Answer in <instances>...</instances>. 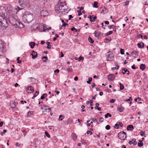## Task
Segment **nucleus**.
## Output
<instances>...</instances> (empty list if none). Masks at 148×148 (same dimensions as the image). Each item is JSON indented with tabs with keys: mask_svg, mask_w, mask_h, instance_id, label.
Returning a JSON list of instances; mask_svg holds the SVG:
<instances>
[{
	"mask_svg": "<svg viewBox=\"0 0 148 148\" xmlns=\"http://www.w3.org/2000/svg\"><path fill=\"white\" fill-rule=\"evenodd\" d=\"M140 135L142 136H143L145 134V132H143L142 131H140Z\"/></svg>",
	"mask_w": 148,
	"mask_h": 148,
	"instance_id": "37998d69",
	"label": "nucleus"
},
{
	"mask_svg": "<svg viewBox=\"0 0 148 148\" xmlns=\"http://www.w3.org/2000/svg\"><path fill=\"white\" fill-rule=\"evenodd\" d=\"M132 100V98L131 97H130L129 99H127L125 101H130L131 100Z\"/></svg>",
	"mask_w": 148,
	"mask_h": 148,
	"instance_id": "052dcab7",
	"label": "nucleus"
},
{
	"mask_svg": "<svg viewBox=\"0 0 148 148\" xmlns=\"http://www.w3.org/2000/svg\"><path fill=\"white\" fill-rule=\"evenodd\" d=\"M88 41L89 42H90L91 43H92L94 42V41L92 40L91 37H89L88 39Z\"/></svg>",
	"mask_w": 148,
	"mask_h": 148,
	"instance_id": "f704fd0d",
	"label": "nucleus"
},
{
	"mask_svg": "<svg viewBox=\"0 0 148 148\" xmlns=\"http://www.w3.org/2000/svg\"><path fill=\"white\" fill-rule=\"evenodd\" d=\"M103 121V118L102 117L100 118L99 121L100 122H102Z\"/></svg>",
	"mask_w": 148,
	"mask_h": 148,
	"instance_id": "6e6d98bb",
	"label": "nucleus"
},
{
	"mask_svg": "<svg viewBox=\"0 0 148 148\" xmlns=\"http://www.w3.org/2000/svg\"><path fill=\"white\" fill-rule=\"evenodd\" d=\"M114 127L115 128L118 129L119 128V125L118 124V122H117L114 126Z\"/></svg>",
	"mask_w": 148,
	"mask_h": 148,
	"instance_id": "c9c22d12",
	"label": "nucleus"
},
{
	"mask_svg": "<svg viewBox=\"0 0 148 148\" xmlns=\"http://www.w3.org/2000/svg\"><path fill=\"white\" fill-rule=\"evenodd\" d=\"M93 101L92 100H90V106H92L93 105V103H92V102H93Z\"/></svg>",
	"mask_w": 148,
	"mask_h": 148,
	"instance_id": "13d9d810",
	"label": "nucleus"
},
{
	"mask_svg": "<svg viewBox=\"0 0 148 148\" xmlns=\"http://www.w3.org/2000/svg\"><path fill=\"white\" fill-rule=\"evenodd\" d=\"M118 136L121 140H124L126 138V135L125 132L122 131L119 133Z\"/></svg>",
	"mask_w": 148,
	"mask_h": 148,
	"instance_id": "39448f33",
	"label": "nucleus"
},
{
	"mask_svg": "<svg viewBox=\"0 0 148 148\" xmlns=\"http://www.w3.org/2000/svg\"><path fill=\"white\" fill-rule=\"evenodd\" d=\"M4 45V43L3 41L1 40L0 41V51H1L3 49Z\"/></svg>",
	"mask_w": 148,
	"mask_h": 148,
	"instance_id": "a211bd4d",
	"label": "nucleus"
},
{
	"mask_svg": "<svg viewBox=\"0 0 148 148\" xmlns=\"http://www.w3.org/2000/svg\"><path fill=\"white\" fill-rule=\"evenodd\" d=\"M51 48V46L50 45H48V46L47 47V48L48 49H50Z\"/></svg>",
	"mask_w": 148,
	"mask_h": 148,
	"instance_id": "774afa93",
	"label": "nucleus"
},
{
	"mask_svg": "<svg viewBox=\"0 0 148 148\" xmlns=\"http://www.w3.org/2000/svg\"><path fill=\"white\" fill-rule=\"evenodd\" d=\"M67 71H68V72H72V69L70 68H68L67 69Z\"/></svg>",
	"mask_w": 148,
	"mask_h": 148,
	"instance_id": "8fccbe9b",
	"label": "nucleus"
},
{
	"mask_svg": "<svg viewBox=\"0 0 148 148\" xmlns=\"http://www.w3.org/2000/svg\"><path fill=\"white\" fill-rule=\"evenodd\" d=\"M121 53V54L123 55L124 54V50L122 49H121L120 50Z\"/></svg>",
	"mask_w": 148,
	"mask_h": 148,
	"instance_id": "c03bdc74",
	"label": "nucleus"
},
{
	"mask_svg": "<svg viewBox=\"0 0 148 148\" xmlns=\"http://www.w3.org/2000/svg\"><path fill=\"white\" fill-rule=\"evenodd\" d=\"M71 30L72 31H73L74 30H75V31L76 32H77V30H78L76 29L74 27H73V28H71Z\"/></svg>",
	"mask_w": 148,
	"mask_h": 148,
	"instance_id": "4d7b16f0",
	"label": "nucleus"
},
{
	"mask_svg": "<svg viewBox=\"0 0 148 148\" xmlns=\"http://www.w3.org/2000/svg\"><path fill=\"white\" fill-rule=\"evenodd\" d=\"M97 32L96 31H95V32L94 34L95 35V36L97 37H98L99 36H101L103 34L102 33L100 32H99L98 34H97Z\"/></svg>",
	"mask_w": 148,
	"mask_h": 148,
	"instance_id": "6ab92c4d",
	"label": "nucleus"
},
{
	"mask_svg": "<svg viewBox=\"0 0 148 148\" xmlns=\"http://www.w3.org/2000/svg\"><path fill=\"white\" fill-rule=\"evenodd\" d=\"M92 79L91 77H89L88 78V81H87L86 82L88 84H90V82L92 81Z\"/></svg>",
	"mask_w": 148,
	"mask_h": 148,
	"instance_id": "e433bc0d",
	"label": "nucleus"
},
{
	"mask_svg": "<svg viewBox=\"0 0 148 148\" xmlns=\"http://www.w3.org/2000/svg\"><path fill=\"white\" fill-rule=\"evenodd\" d=\"M131 55L134 58H135L138 55V53L137 51H134L131 53Z\"/></svg>",
	"mask_w": 148,
	"mask_h": 148,
	"instance_id": "4468645a",
	"label": "nucleus"
},
{
	"mask_svg": "<svg viewBox=\"0 0 148 148\" xmlns=\"http://www.w3.org/2000/svg\"><path fill=\"white\" fill-rule=\"evenodd\" d=\"M52 140L54 143H56L58 141V139L56 136L53 137L52 138Z\"/></svg>",
	"mask_w": 148,
	"mask_h": 148,
	"instance_id": "b1692460",
	"label": "nucleus"
},
{
	"mask_svg": "<svg viewBox=\"0 0 148 148\" xmlns=\"http://www.w3.org/2000/svg\"><path fill=\"white\" fill-rule=\"evenodd\" d=\"M24 0H20L18 1L19 4L20 5H21L22 6V3H23Z\"/></svg>",
	"mask_w": 148,
	"mask_h": 148,
	"instance_id": "79ce46f5",
	"label": "nucleus"
},
{
	"mask_svg": "<svg viewBox=\"0 0 148 148\" xmlns=\"http://www.w3.org/2000/svg\"><path fill=\"white\" fill-rule=\"evenodd\" d=\"M115 101V99H111L110 101V102L111 103H114Z\"/></svg>",
	"mask_w": 148,
	"mask_h": 148,
	"instance_id": "3c124183",
	"label": "nucleus"
},
{
	"mask_svg": "<svg viewBox=\"0 0 148 148\" xmlns=\"http://www.w3.org/2000/svg\"><path fill=\"white\" fill-rule=\"evenodd\" d=\"M137 37L138 38H141L143 39V36L140 34H139L138 35Z\"/></svg>",
	"mask_w": 148,
	"mask_h": 148,
	"instance_id": "bf43d9fd",
	"label": "nucleus"
},
{
	"mask_svg": "<svg viewBox=\"0 0 148 148\" xmlns=\"http://www.w3.org/2000/svg\"><path fill=\"white\" fill-rule=\"evenodd\" d=\"M134 129V127L132 125H131L127 126V129L128 131H132Z\"/></svg>",
	"mask_w": 148,
	"mask_h": 148,
	"instance_id": "dca6fc26",
	"label": "nucleus"
},
{
	"mask_svg": "<svg viewBox=\"0 0 148 148\" xmlns=\"http://www.w3.org/2000/svg\"><path fill=\"white\" fill-rule=\"evenodd\" d=\"M113 33V31H110L109 32H108L106 33V34L105 35L106 36H108L109 35Z\"/></svg>",
	"mask_w": 148,
	"mask_h": 148,
	"instance_id": "2f4dec72",
	"label": "nucleus"
},
{
	"mask_svg": "<svg viewBox=\"0 0 148 148\" xmlns=\"http://www.w3.org/2000/svg\"><path fill=\"white\" fill-rule=\"evenodd\" d=\"M40 13L41 16L43 17H45L47 16L48 15V12L47 10H42L41 11Z\"/></svg>",
	"mask_w": 148,
	"mask_h": 148,
	"instance_id": "1a4fd4ad",
	"label": "nucleus"
},
{
	"mask_svg": "<svg viewBox=\"0 0 148 148\" xmlns=\"http://www.w3.org/2000/svg\"><path fill=\"white\" fill-rule=\"evenodd\" d=\"M98 3L97 1H95L94 2V4H93V7L95 8H98V6H97Z\"/></svg>",
	"mask_w": 148,
	"mask_h": 148,
	"instance_id": "393cba45",
	"label": "nucleus"
},
{
	"mask_svg": "<svg viewBox=\"0 0 148 148\" xmlns=\"http://www.w3.org/2000/svg\"><path fill=\"white\" fill-rule=\"evenodd\" d=\"M30 4L28 0H24L23 3H22V7L28 8L30 7Z\"/></svg>",
	"mask_w": 148,
	"mask_h": 148,
	"instance_id": "423d86ee",
	"label": "nucleus"
},
{
	"mask_svg": "<svg viewBox=\"0 0 148 148\" xmlns=\"http://www.w3.org/2000/svg\"><path fill=\"white\" fill-rule=\"evenodd\" d=\"M92 121L94 122H95L97 124H99V123L98 122L97 120V119L95 118H93L92 119Z\"/></svg>",
	"mask_w": 148,
	"mask_h": 148,
	"instance_id": "ea45409f",
	"label": "nucleus"
},
{
	"mask_svg": "<svg viewBox=\"0 0 148 148\" xmlns=\"http://www.w3.org/2000/svg\"><path fill=\"white\" fill-rule=\"evenodd\" d=\"M97 17L96 16H95L92 18H90V21L91 23L94 22L95 21V20L97 19Z\"/></svg>",
	"mask_w": 148,
	"mask_h": 148,
	"instance_id": "bb28decb",
	"label": "nucleus"
},
{
	"mask_svg": "<svg viewBox=\"0 0 148 148\" xmlns=\"http://www.w3.org/2000/svg\"><path fill=\"white\" fill-rule=\"evenodd\" d=\"M144 1H145L144 2L145 3V5H148V0H145Z\"/></svg>",
	"mask_w": 148,
	"mask_h": 148,
	"instance_id": "e2e57ef3",
	"label": "nucleus"
},
{
	"mask_svg": "<svg viewBox=\"0 0 148 148\" xmlns=\"http://www.w3.org/2000/svg\"><path fill=\"white\" fill-rule=\"evenodd\" d=\"M86 133L87 134H90V135H91L92 134V132L91 131H88Z\"/></svg>",
	"mask_w": 148,
	"mask_h": 148,
	"instance_id": "5fc2aeb1",
	"label": "nucleus"
},
{
	"mask_svg": "<svg viewBox=\"0 0 148 148\" xmlns=\"http://www.w3.org/2000/svg\"><path fill=\"white\" fill-rule=\"evenodd\" d=\"M6 10L9 13V14H10V15L13 14V8L12 7H10V6H8L7 7Z\"/></svg>",
	"mask_w": 148,
	"mask_h": 148,
	"instance_id": "6e6552de",
	"label": "nucleus"
},
{
	"mask_svg": "<svg viewBox=\"0 0 148 148\" xmlns=\"http://www.w3.org/2000/svg\"><path fill=\"white\" fill-rule=\"evenodd\" d=\"M73 17L71 15H70L69 16V20H70L71 19V18H73Z\"/></svg>",
	"mask_w": 148,
	"mask_h": 148,
	"instance_id": "69168bd1",
	"label": "nucleus"
},
{
	"mask_svg": "<svg viewBox=\"0 0 148 148\" xmlns=\"http://www.w3.org/2000/svg\"><path fill=\"white\" fill-rule=\"evenodd\" d=\"M139 141L140 143H138V146L140 147H141L143 146V143L142 142V140H139Z\"/></svg>",
	"mask_w": 148,
	"mask_h": 148,
	"instance_id": "cd10ccee",
	"label": "nucleus"
},
{
	"mask_svg": "<svg viewBox=\"0 0 148 148\" xmlns=\"http://www.w3.org/2000/svg\"><path fill=\"white\" fill-rule=\"evenodd\" d=\"M108 116L109 117H111L112 116V115L109 113H108L105 115V118H107L108 117Z\"/></svg>",
	"mask_w": 148,
	"mask_h": 148,
	"instance_id": "72a5a7b5",
	"label": "nucleus"
},
{
	"mask_svg": "<svg viewBox=\"0 0 148 148\" xmlns=\"http://www.w3.org/2000/svg\"><path fill=\"white\" fill-rule=\"evenodd\" d=\"M64 3H66L65 0H59L58 3L57 4L62 5V4H64Z\"/></svg>",
	"mask_w": 148,
	"mask_h": 148,
	"instance_id": "412c9836",
	"label": "nucleus"
},
{
	"mask_svg": "<svg viewBox=\"0 0 148 148\" xmlns=\"http://www.w3.org/2000/svg\"><path fill=\"white\" fill-rule=\"evenodd\" d=\"M45 134L46 135V136L48 138H50V135L49 134V133L46 131L45 132Z\"/></svg>",
	"mask_w": 148,
	"mask_h": 148,
	"instance_id": "a19ab883",
	"label": "nucleus"
},
{
	"mask_svg": "<svg viewBox=\"0 0 148 148\" xmlns=\"http://www.w3.org/2000/svg\"><path fill=\"white\" fill-rule=\"evenodd\" d=\"M118 124L119 126H120L121 127H122L123 126V124L121 122H118Z\"/></svg>",
	"mask_w": 148,
	"mask_h": 148,
	"instance_id": "864d4df0",
	"label": "nucleus"
},
{
	"mask_svg": "<svg viewBox=\"0 0 148 148\" xmlns=\"http://www.w3.org/2000/svg\"><path fill=\"white\" fill-rule=\"evenodd\" d=\"M78 12V15L80 16L82 14V13L81 12V11L80 10H79L77 11Z\"/></svg>",
	"mask_w": 148,
	"mask_h": 148,
	"instance_id": "603ef678",
	"label": "nucleus"
},
{
	"mask_svg": "<svg viewBox=\"0 0 148 148\" xmlns=\"http://www.w3.org/2000/svg\"><path fill=\"white\" fill-rule=\"evenodd\" d=\"M93 123L92 121H91L90 123H88L87 124V125L88 126L90 125L91 127H92L93 126V125L92 124H91V123Z\"/></svg>",
	"mask_w": 148,
	"mask_h": 148,
	"instance_id": "49530a36",
	"label": "nucleus"
},
{
	"mask_svg": "<svg viewBox=\"0 0 148 148\" xmlns=\"http://www.w3.org/2000/svg\"><path fill=\"white\" fill-rule=\"evenodd\" d=\"M115 78L114 74H110L108 75V78L109 80L110 81H113Z\"/></svg>",
	"mask_w": 148,
	"mask_h": 148,
	"instance_id": "9d476101",
	"label": "nucleus"
},
{
	"mask_svg": "<svg viewBox=\"0 0 148 148\" xmlns=\"http://www.w3.org/2000/svg\"><path fill=\"white\" fill-rule=\"evenodd\" d=\"M108 53H107V54L106 55L107 57V60L108 61L111 60L113 57V56L112 54H108Z\"/></svg>",
	"mask_w": 148,
	"mask_h": 148,
	"instance_id": "9b49d317",
	"label": "nucleus"
},
{
	"mask_svg": "<svg viewBox=\"0 0 148 148\" xmlns=\"http://www.w3.org/2000/svg\"><path fill=\"white\" fill-rule=\"evenodd\" d=\"M119 84L120 85V89L121 90H123V89L124 88V86L123 85L120 83H119Z\"/></svg>",
	"mask_w": 148,
	"mask_h": 148,
	"instance_id": "c756f323",
	"label": "nucleus"
},
{
	"mask_svg": "<svg viewBox=\"0 0 148 148\" xmlns=\"http://www.w3.org/2000/svg\"><path fill=\"white\" fill-rule=\"evenodd\" d=\"M124 108L122 106H119L118 107V109L120 112H122L123 111Z\"/></svg>",
	"mask_w": 148,
	"mask_h": 148,
	"instance_id": "aec40b11",
	"label": "nucleus"
},
{
	"mask_svg": "<svg viewBox=\"0 0 148 148\" xmlns=\"http://www.w3.org/2000/svg\"><path fill=\"white\" fill-rule=\"evenodd\" d=\"M137 46L140 48H143L144 47V44L143 42H140L138 43Z\"/></svg>",
	"mask_w": 148,
	"mask_h": 148,
	"instance_id": "2eb2a0df",
	"label": "nucleus"
},
{
	"mask_svg": "<svg viewBox=\"0 0 148 148\" xmlns=\"http://www.w3.org/2000/svg\"><path fill=\"white\" fill-rule=\"evenodd\" d=\"M35 45V44L34 42H30L29 43V45L30 46L31 48L32 49L34 48Z\"/></svg>",
	"mask_w": 148,
	"mask_h": 148,
	"instance_id": "a878e982",
	"label": "nucleus"
},
{
	"mask_svg": "<svg viewBox=\"0 0 148 148\" xmlns=\"http://www.w3.org/2000/svg\"><path fill=\"white\" fill-rule=\"evenodd\" d=\"M47 96V94L46 93L44 94L41 97L40 99H43L45 98Z\"/></svg>",
	"mask_w": 148,
	"mask_h": 148,
	"instance_id": "7c9ffc66",
	"label": "nucleus"
},
{
	"mask_svg": "<svg viewBox=\"0 0 148 148\" xmlns=\"http://www.w3.org/2000/svg\"><path fill=\"white\" fill-rule=\"evenodd\" d=\"M71 136L72 139L74 140H75L77 138V136L74 133H72Z\"/></svg>",
	"mask_w": 148,
	"mask_h": 148,
	"instance_id": "5701e85b",
	"label": "nucleus"
},
{
	"mask_svg": "<svg viewBox=\"0 0 148 148\" xmlns=\"http://www.w3.org/2000/svg\"><path fill=\"white\" fill-rule=\"evenodd\" d=\"M31 55L32 56V58L34 59L37 57L38 54L36 52L33 51Z\"/></svg>",
	"mask_w": 148,
	"mask_h": 148,
	"instance_id": "ddd939ff",
	"label": "nucleus"
},
{
	"mask_svg": "<svg viewBox=\"0 0 148 148\" xmlns=\"http://www.w3.org/2000/svg\"><path fill=\"white\" fill-rule=\"evenodd\" d=\"M43 107H44V109H45V111L46 112L48 110L49 111H48V112H49V111H50L51 110V108H49V106L45 105H43Z\"/></svg>",
	"mask_w": 148,
	"mask_h": 148,
	"instance_id": "f3484780",
	"label": "nucleus"
},
{
	"mask_svg": "<svg viewBox=\"0 0 148 148\" xmlns=\"http://www.w3.org/2000/svg\"><path fill=\"white\" fill-rule=\"evenodd\" d=\"M122 71H125V73H126L127 72V69L126 68H123L122 70Z\"/></svg>",
	"mask_w": 148,
	"mask_h": 148,
	"instance_id": "0e129e2a",
	"label": "nucleus"
},
{
	"mask_svg": "<svg viewBox=\"0 0 148 148\" xmlns=\"http://www.w3.org/2000/svg\"><path fill=\"white\" fill-rule=\"evenodd\" d=\"M0 23L1 24L0 25L2 29H5L8 26V24L6 19L2 16H0Z\"/></svg>",
	"mask_w": 148,
	"mask_h": 148,
	"instance_id": "7ed1b4c3",
	"label": "nucleus"
},
{
	"mask_svg": "<svg viewBox=\"0 0 148 148\" xmlns=\"http://www.w3.org/2000/svg\"><path fill=\"white\" fill-rule=\"evenodd\" d=\"M10 23L14 26L16 27H19L18 25L21 24L13 16H11L9 18Z\"/></svg>",
	"mask_w": 148,
	"mask_h": 148,
	"instance_id": "20e7f679",
	"label": "nucleus"
},
{
	"mask_svg": "<svg viewBox=\"0 0 148 148\" xmlns=\"http://www.w3.org/2000/svg\"><path fill=\"white\" fill-rule=\"evenodd\" d=\"M39 93V92L36 91L35 93L34 94L33 97L32 98V99H33L35 97L37 96Z\"/></svg>",
	"mask_w": 148,
	"mask_h": 148,
	"instance_id": "473e14b6",
	"label": "nucleus"
},
{
	"mask_svg": "<svg viewBox=\"0 0 148 148\" xmlns=\"http://www.w3.org/2000/svg\"><path fill=\"white\" fill-rule=\"evenodd\" d=\"M55 9L56 12L60 14L67 13L71 10L66 5V3H64V4L62 5L57 4L55 6Z\"/></svg>",
	"mask_w": 148,
	"mask_h": 148,
	"instance_id": "f257e3e1",
	"label": "nucleus"
},
{
	"mask_svg": "<svg viewBox=\"0 0 148 148\" xmlns=\"http://www.w3.org/2000/svg\"><path fill=\"white\" fill-rule=\"evenodd\" d=\"M22 13L23 15L22 18L25 23H30L33 21L34 18L32 14L25 11V9H22Z\"/></svg>",
	"mask_w": 148,
	"mask_h": 148,
	"instance_id": "f03ea898",
	"label": "nucleus"
},
{
	"mask_svg": "<svg viewBox=\"0 0 148 148\" xmlns=\"http://www.w3.org/2000/svg\"><path fill=\"white\" fill-rule=\"evenodd\" d=\"M64 117V116L62 115H60L59 116V118L58 120L59 121H62Z\"/></svg>",
	"mask_w": 148,
	"mask_h": 148,
	"instance_id": "c85d7f7f",
	"label": "nucleus"
},
{
	"mask_svg": "<svg viewBox=\"0 0 148 148\" xmlns=\"http://www.w3.org/2000/svg\"><path fill=\"white\" fill-rule=\"evenodd\" d=\"M145 68V66L144 64H141L140 66V69L141 70L143 71Z\"/></svg>",
	"mask_w": 148,
	"mask_h": 148,
	"instance_id": "4be33fe9",
	"label": "nucleus"
},
{
	"mask_svg": "<svg viewBox=\"0 0 148 148\" xmlns=\"http://www.w3.org/2000/svg\"><path fill=\"white\" fill-rule=\"evenodd\" d=\"M68 25V24L66 22H64V23H62V26L63 27H66V25Z\"/></svg>",
	"mask_w": 148,
	"mask_h": 148,
	"instance_id": "de8ad7c7",
	"label": "nucleus"
},
{
	"mask_svg": "<svg viewBox=\"0 0 148 148\" xmlns=\"http://www.w3.org/2000/svg\"><path fill=\"white\" fill-rule=\"evenodd\" d=\"M84 59V58L83 57H82L81 56H80L79 57L78 60L79 61H80L81 60H83Z\"/></svg>",
	"mask_w": 148,
	"mask_h": 148,
	"instance_id": "09e8293b",
	"label": "nucleus"
},
{
	"mask_svg": "<svg viewBox=\"0 0 148 148\" xmlns=\"http://www.w3.org/2000/svg\"><path fill=\"white\" fill-rule=\"evenodd\" d=\"M110 126L109 125H107L105 127V128L107 130H109L110 129Z\"/></svg>",
	"mask_w": 148,
	"mask_h": 148,
	"instance_id": "a18cd8bd",
	"label": "nucleus"
},
{
	"mask_svg": "<svg viewBox=\"0 0 148 148\" xmlns=\"http://www.w3.org/2000/svg\"><path fill=\"white\" fill-rule=\"evenodd\" d=\"M108 27L110 29H111V28H116V27L114 25H109L108 26Z\"/></svg>",
	"mask_w": 148,
	"mask_h": 148,
	"instance_id": "58836bf2",
	"label": "nucleus"
},
{
	"mask_svg": "<svg viewBox=\"0 0 148 148\" xmlns=\"http://www.w3.org/2000/svg\"><path fill=\"white\" fill-rule=\"evenodd\" d=\"M133 144L134 145H136L137 144V142L136 141V140H134V141L133 142Z\"/></svg>",
	"mask_w": 148,
	"mask_h": 148,
	"instance_id": "680f3d73",
	"label": "nucleus"
},
{
	"mask_svg": "<svg viewBox=\"0 0 148 148\" xmlns=\"http://www.w3.org/2000/svg\"><path fill=\"white\" fill-rule=\"evenodd\" d=\"M29 90L31 91L30 92H33L34 91V90L33 87L32 86L28 87L26 88V91L28 92H29Z\"/></svg>",
	"mask_w": 148,
	"mask_h": 148,
	"instance_id": "f8f14e48",
	"label": "nucleus"
},
{
	"mask_svg": "<svg viewBox=\"0 0 148 148\" xmlns=\"http://www.w3.org/2000/svg\"><path fill=\"white\" fill-rule=\"evenodd\" d=\"M59 72V70L58 69H57L54 71L55 73H58Z\"/></svg>",
	"mask_w": 148,
	"mask_h": 148,
	"instance_id": "338daca9",
	"label": "nucleus"
},
{
	"mask_svg": "<svg viewBox=\"0 0 148 148\" xmlns=\"http://www.w3.org/2000/svg\"><path fill=\"white\" fill-rule=\"evenodd\" d=\"M32 112H28L27 114V117H29L32 115Z\"/></svg>",
	"mask_w": 148,
	"mask_h": 148,
	"instance_id": "4c0bfd02",
	"label": "nucleus"
},
{
	"mask_svg": "<svg viewBox=\"0 0 148 148\" xmlns=\"http://www.w3.org/2000/svg\"><path fill=\"white\" fill-rule=\"evenodd\" d=\"M6 12V9L4 7L2 6L0 7V14L1 16L4 15Z\"/></svg>",
	"mask_w": 148,
	"mask_h": 148,
	"instance_id": "0eeeda50",
	"label": "nucleus"
}]
</instances>
